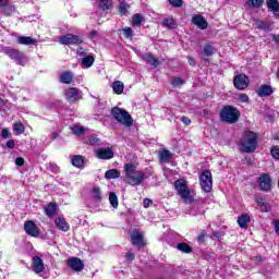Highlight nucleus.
<instances>
[{
    "label": "nucleus",
    "instance_id": "1",
    "mask_svg": "<svg viewBox=\"0 0 279 279\" xmlns=\"http://www.w3.org/2000/svg\"><path fill=\"white\" fill-rule=\"evenodd\" d=\"M174 190L186 204H193L195 202V193L189 189V182L186 180L179 179L174 181Z\"/></svg>",
    "mask_w": 279,
    "mask_h": 279
},
{
    "label": "nucleus",
    "instance_id": "2",
    "mask_svg": "<svg viewBox=\"0 0 279 279\" xmlns=\"http://www.w3.org/2000/svg\"><path fill=\"white\" fill-rule=\"evenodd\" d=\"M124 171L126 173V182L132 186H138V184L145 180V174L141 171H136V167L132 163H126Z\"/></svg>",
    "mask_w": 279,
    "mask_h": 279
},
{
    "label": "nucleus",
    "instance_id": "3",
    "mask_svg": "<svg viewBox=\"0 0 279 279\" xmlns=\"http://www.w3.org/2000/svg\"><path fill=\"white\" fill-rule=\"evenodd\" d=\"M111 117H113L118 123H121V125H124L125 128H132L134 124L132 116L125 109H121L119 107L112 108Z\"/></svg>",
    "mask_w": 279,
    "mask_h": 279
},
{
    "label": "nucleus",
    "instance_id": "4",
    "mask_svg": "<svg viewBox=\"0 0 279 279\" xmlns=\"http://www.w3.org/2000/svg\"><path fill=\"white\" fill-rule=\"evenodd\" d=\"M257 136L254 132L244 133L242 140L240 141L242 151L246 154H252L256 151Z\"/></svg>",
    "mask_w": 279,
    "mask_h": 279
},
{
    "label": "nucleus",
    "instance_id": "5",
    "mask_svg": "<svg viewBox=\"0 0 279 279\" xmlns=\"http://www.w3.org/2000/svg\"><path fill=\"white\" fill-rule=\"evenodd\" d=\"M239 117H240L239 109L232 106H226L220 111V118L226 123H236L239 121Z\"/></svg>",
    "mask_w": 279,
    "mask_h": 279
},
{
    "label": "nucleus",
    "instance_id": "6",
    "mask_svg": "<svg viewBox=\"0 0 279 279\" xmlns=\"http://www.w3.org/2000/svg\"><path fill=\"white\" fill-rule=\"evenodd\" d=\"M1 52L4 53V56H8L11 58V60H15L17 64H21L22 66L27 62V58L25 57V53L21 52L19 49H14L11 47H4L1 49Z\"/></svg>",
    "mask_w": 279,
    "mask_h": 279
},
{
    "label": "nucleus",
    "instance_id": "7",
    "mask_svg": "<svg viewBox=\"0 0 279 279\" xmlns=\"http://www.w3.org/2000/svg\"><path fill=\"white\" fill-rule=\"evenodd\" d=\"M201 186L205 193L213 191V173L209 170L203 171L199 178Z\"/></svg>",
    "mask_w": 279,
    "mask_h": 279
},
{
    "label": "nucleus",
    "instance_id": "8",
    "mask_svg": "<svg viewBox=\"0 0 279 279\" xmlns=\"http://www.w3.org/2000/svg\"><path fill=\"white\" fill-rule=\"evenodd\" d=\"M94 154L98 160H112L114 158V151L110 147L95 148Z\"/></svg>",
    "mask_w": 279,
    "mask_h": 279
},
{
    "label": "nucleus",
    "instance_id": "9",
    "mask_svg": "<svg viewBox=\"0 0 279 279\" xmlns=\"http://www.w3.org/2000/svg\"><path fill=\"white\" fill-rule=\"evenodd\" d=\"M59 43L61 45H82L84 39L77 35L66 34L60 37Z\"/></svg>",
    "mask_w": 279,
    "mask_h": 279
},
{
    "label": "nucleus",
    "instance_id": "10",
    "mask_svg": "<svg viewBox=\"0 0 279 279\" xmlns=\"http://www.w3.org/2000/svg\"><path fill=\"white\" fill-rule=\"evenodd\" d=\"M233 84L238 90H245L250 86V78L245 74H239L234 77Z\"/></svg>",
    "mask_w": 279,
    "mask_h": 279
},
{
    "label": "nucleus",
    "instance_id": "11",
    "mask_svg": "<svg viewBox=\"0 0 279 279\" xmlns=\"http://www.w3.org/2000/svg\"><path fill=\"white\" fill-rule=\"evenodd\" d=\"M24 230L26 234L29 236L38 238L40 236V230L36 227V223L34 221L28 220L24 223Z\"/></svg>",
    "mask_w": 279,
    "mask_h": 279
},
{
    "label": "nucleus",
    "instance_id": "12",
    "mask_svg": "<svg viewBox=\"0 0 279 279\" xmlns=\"http://www.w3.org/2000/svg\"><path fill=\"white\" fill-rule=\"evenodd\" d=\"M131 243L136 247H143L145 245V240L143 239V233H140L138 230H133L131 233Z\"/></svg>",
    "mask_w": 279,
    "mask_h": 279
},
{
    "label": "nucleus",
    "instance_id": "13",
    "mask_svg": "<svg viewBox=\"0 0 279 279\" xmlns=\"http://www.w3.org/2000/svg\"><path fill=\"white\" fill-rule=\"evenodd\" d=\"M192 23H193V25L198 27V29H207L208 28V22L206 21V19L203 15H199V14L194 15L192 17Z\"/></svg>",
    "mask_w": 279,
    "mask_h": 279
},
{
    "label": "nucleus",
    "instance_id": "14",
    "mask_svg": "<svg viewBox=\"0 0 279 279\" xmlns=\"http://www.w3.org/2000/svg\"><path fill=\"white\" fill-rule=\"evenodd\" d=\"M68 266L73 269V271H82L84 269V263L77 257H72L68 260Z\"/></svg>",
    "mask_w": 279,
    "mask_h": 279
},
{
    "label": "nucleus",
    "instance_id": "15",
    "mask_svg": "<svg viewBox=\"0 0 279 279\" xmlns=\"http://www.w3.org/2000/svg\"><path fill=\"white\" fill-rule=\"evenodd\" d=\"M64 95L65 99H68L70 102L77 101V99H80V90L75 87H70L66 89Z\"/></svg>",
    "mask_w": 279,
    "mask_h": 279
},
{
    "label": "nucleus",
    "instance_id": "16",
    "mask_svg": "<svg viewBox=\"0 0 279 279\" xmlns=\"http://www.w3.org/2000/svg\"><path fill=\"white\" fill-rule=\"evenodd\" d=\"M33 271H35V274H43V271H45V263H43V258L38 256L33 257Z\"/></svg>",
    "mask_w": 279,
    "mask_h": 279
},
{
    "label": "nucleus",
    "instance_id": "17",
    "mask_svg": "<svg viewBox=\"0 0 279 279\" xmlns=\"http://www.w3.org/2000/svg\"><path fill=\"white\" fill-rule=\"evenodd\" d=\"M259 186L262 191H269L271 189V179L269 178V174H263L259 178Z\"/></svg>",
    "mask_w": 279,
    "mask_h": 279
},
{
    "label": "nucleus",
    "instance_id": "18",
    "mask_svg": "<svg viewBox=\"0 0 279 279\" xmlns=\"http://www.w3.org/2000/svg\"><path fill=\"white\" fill-rule=\"evenodd\" d=\"M54 225L58 230H61L62 232H69L70 230L69 222H66V219H64L63 217L56 218Z\"/></svg>",
    "mask_w": 279,
    "mask_h": 279
},
{
    "label": "nucleus",
    "instance_id": "19",
    "mask_svg": "<svg viewBox=\"0 0 279 279\" xmlns=\"http://www.w3.org/2000/svg\"><path fill=\"white\" fill-rule=\"evenodd\" d=\"M266 5L270 12H272L274 16L279 19V2L278 0H266Z\"/></svg>",
    "mask_w": 279,
    "mask_h": 279
},
{
    "label": "nucleus",
    "instance_id": "20",
    "mask_svg": "<svg viewBox=\"0 0 279 279\" xmlns=\"http://www.w3.org/2000/svg\"><path fill=\"white\" fill-rule=\"evenodd\" d=\"M143 60H145L147 64H151V66H154L155 69L160 64V61L150 53L144 54Z\"/></svg>",
    "mask_w": 279,
    "mask_h": 279
},
{
    "label": "nucleus",
    "instance_id": "21",
    "mask_svg": "<svg viewBox=\"0 0 279 279\" xmlns=\"http://www.w3.org/2000/svg\"><path fill=\"white\" fill-rule=\"evenodd\" d=\"M19 45H26L27 47L32 45H36V39L28 36H20L17 37Z\"/></svg>",
    "mask_w": 279,
    "mask_h": 279
},
{
    "label": "nucleus",
    "instance_id": "22",
    "mask_svg": "<svg viewBox=\"0 0 279 279\" xmlns=\"http://www.w3.org/2000/svg\"><path fill=\"white\" fill-rule=\"evenodd\" d=\"M112 90L116 95H123V90H125V85L121 81H116L112 84Z\"/></svg>",
    "mask_w": 279,
    "mask_h": 279
},
{
    "label": "nucleus",
    "instance_id": "23",
    "mask_svg": "<svg viewBox=\"0 0 279 279\" xmlns=\"http://www.w3.org/2000/svg\"><path fill=\"white\" fill-rule=\"evenodd\" d=\"M254 23L257 29H263L264 32H271V26L269 25V22L254 20Z\"/></svg>",
    "mask_w": 279,
    "mask_h": 279
},
{
    "label": "nucleus",
    "instance_id": "24",
    "mask_svg": "<svg viewBox=\"0 0 279 279\" xmlns=\"http://www.w3.org/2000/svg\"><path fill=\"white\" fill-rule=\"evenodd\" d=\"M259 97H269L274 93V89L269 85H263L258 89Z\"/></svg>",
    "mask_w": 279,
    "mask_h": 279
},
{
    "label": "nucleus",
    "instance_id": "25",
    "mask_svg": "<svg viewBox=\"0 0 279 279\" xmlns=\"http://www.w3.org/2000/svg\"><path fill=\"white\" fill-rule=\"evenodd\" d=\"M45 213H46L47 217H53L58 213V205H56L53 203H49L45 207Z\"/></svg>",
    "mask_w": 279,
    "mask_h": 279
},
{
    "label": "nucleus",
    "instance_id": "26",
    "mask_svg": "<svg viewBox=\"0 0 279 279\" xmlns=\"http://www.w3.org/2000/svg\"><path fill=\"white\" fill-rule=\"evenodd\" d=\"M70 130L73 132V134H75V136H84V134H86V128L80 124L70 126Z\"/></svg>",
    "mask_w": 279,
    "mask_h": 279
},
{
    "label": "nucleus",
    "instance_id": "27",
    "mask_svg": "<svg viewBox=\"0 0 279 279\" xmlns=\"http://www.w3.org/2000/svg\"><path fill=\"white\" fill-rule=\"evenodd\" d=\"M60 82L61 84H71V82H73L72 72H69V71L62 72L60 75Z\"/></svg>",
    "mask_w": 279,
    "mask_h": 279
},
{
    "label": "nucleus",
    "instance_id": "28",
    "mask_svg": "<svg viewBox=\"0 0 279 279\" xmlns=\"http://www.w3.org/2000/svg\"><path fill=\"white\" fill-rule=\"evenodd\" d=\"M71 162L73 167L82 169V167H84V157H82V155H75L72 157Z\"/></svg>",
    "mask_w": 279,
    "mask_h": 279
},
{
    "label": "nucleus",
    "instance_id": "29",
    "mask_svg": "<svg viewBox=\"0 0 279 279\" xmlns=\"http://www.w3.org/2000/svg\"><path fill=\"white\" fill-rule=\"evenodd\" d=\"M95 64V57L93 56H86L82 59V66L83 69H90Z\"/></svg>",
    "mask_w": 279,
    "mask_h": 279
},
{
    "label": "nucleus",
    "instance_id": "30",
    "mask_svg": "<svg viewBox=\"0 0 279 279\" xmlns=\"http://www.w3.org/2000/svg\"><path fill=\"white\" fill-rule=\"evenodd\" d=\"M105 178L106 180H114L117 178H121V172L117 169H111L105 173Z\"/></svg>",
    "mask_w": 279,
    "mask_h": 279
},
{
    "label": "nucleus",
    "instance_id": "31",
    "mask_svg": "<svg viewBox=\"0 0 279 279\" xmlns=\"http://www.w3.org/2000/svg\"><path fill=\"white\" fill-rule=\"evenodd\" d=\"M173 154L171 151L163 149L159 153L160 162H169Z\"/></svg>",
    "mask_w": 279,
    "mask_h": 279
},
{
    "label": "nucleus",
    "instance_id": "32",
    "mask_svg": "<svg viewBox=\"0 0 279 279\" xmlns=\"http://www.w3.org/2000/svg\"><path fill=\"white\" fill-rule=\"evenodd\" d=\"M255 202L257 206H259V209L262 210V213H267L269 210V204L265 202V198L257 197Z\"/></svg>",
    "mask_w": 279,
    "mask_h": 279
},
{
    "label": "nucleus",
    "instance_id": "33",
    "mask_svg": "<svg viewBox=\"0 0 279 279\" xmlns=\"http://www.w3.org/2000/svg\"><path fill=\"white\" fill-rule=\"evenodd\" d=\"M251 218L247 216V214H243L238 218V223L240 228H247V223H250Z\"/></svg>",
    "mask_w": 279,
    "mask_h": 279
},
{
    "label": "nucleus",
    "instance_id": "34",
    "mask_svg": "<svg viewBox=\"0 0 279 279\" xmlns=\"http://www.w3.org/2000/svg\"><path fill=\"white\" fill-rule=\"evenodd\" d=\"M13 132L16 134V136L23 134V132H25V126L23 125V122H15L13 124Z\"/></svg>",
    "mask_w": 279,
    "mask_h": 279
},
{
    "label": "nucleus",
    "instance_id": "35",
    "mask_svg": "<svg viewBox=\"0 0 279 279\" xmlns=\"http://www.w3.org/2000/svg\"><path fill=\"white\" fill-rule=\"evenodd\" d=\"M177 250H179V252H183L184 254H191V252H193V248L186 243H179L177 245Z\"/></svg>",
    "mask_w": 279,
    "mask_h": 279
},
{
    "label": "nucleus",
    "instance_id": "36",
    "mask_svg": "<svg viewBox=\"0 0 279 279\" xmlns=\"http://www.w3.org/2000/svg\"><path fill=\"white\" fill-rule=\"evenodd\" d=\"M162 25L165 27H168L169 29H175V27H178V24L175 23V20H173V19H165L162 21Z\"/></svg>",
    "mask_w": 279,
    "mask_h": 279
},
{
    "label": "nucleus",
    "instance_id": "37",
    "mask_svg": "<svg viewBox=\"0 0 279 279\" xmlns=\"http://www.w3.org/2000/svg\"><path fill=\"white\" fill-rule=\"evenodd\" d=\"M109 202H110L112 208H119V197L117 196V194L114 192H111L109 194Z\"/></svg>",
    "mask_w": 279,
    "mask_h": 279
},
{
    "label": "nucleus",
    "instance_id": "38",
    "mask_svg": "<svg viewBox=\"0 0 279 279\" xmlns=\"http://www.w3.org/2000/svg\"><path fill=\"white\" fill-rule=\"evenodd\" d=\"M132 23L135 27H141L143 23V16L141 14L133 15Z\"/></svg>",
    "mask_w": 279,
    "mask_h": 279
},
{
    "label": "nucleus",
    "instance_id": "39",
    "mask_svg": "<svg viewBox=\"0 0 279 279\" xmlns=\"http://www.w3.org/2000/svg\"><path fill=\"white\" fill-rule=\"evenodd\" d=\"M215 51H216V49H215V47H213V45L206 44L204 46V53H205V56L210 57V56H213L215 53Z\"/></svg>",
    "mask_w": 279,
    "mask_h": 279
},
{
    "label": "nucleus",
    "instance_id": "40",
    "mask_svg": "<svg viewBox=\"0 0 279 279\" xmlns=\"http://www.w3.org/2000/svg\"><path fill=\"white\" fill-rule=\"evenodd\" d=\"M99 8L101 10H110L112 8V0H100Z\"/></svg>",
    "mask_w": 279,
    "mask_h": 279
},
{
    "label": "nucleus",
    "instance_id": "41",
    "mask_svg": "<svg viewBox=\"0 0 279 279\" xmlns=\"http://www.w3.org/2000/svg\"><path fill=\"white\" fill-rule=\"evenodd\" d=\"M263 3H265L264 0H248L247 1V5L250 8H260L263 5Z\"/></svg>",
    "mask_w": 279,
    "mask_h": 279
},
{
    "label": "nucleus",
    "instance_id": "42",
    "mask_svg": "<svg viewBox=\"0 0 279 279\" xmlns=\"http://www.w3.org/2000/svg\"><path fill=\"white\" fill-rule=\"evenodd\" d=\"M92 193H93V197H95V199L97 202H100V199H101V191L99 190V187H94L92 190Z\"/></svg>",
    "mask_w": 279,
    "mask_h": 279
},
{
    "label": "nucleus",
    "instance_id": "43",
    "mask_svg": "<svg viewBox=\"0 0 279 279\" xmlns=\"http://www.w3.org/2000/svg\"><path fill=\"white\" fill-rule=\"evenodd\" d=\"M238 99L241 104H250V96L247 94H240Z\"/></svg>",
    "mask_w": 279,
    "mask_h": 279
},
{
    "label": "nucleus",
    "instance_id": "44",
    "mask_svg": "<svg viewBox=\"0 0 279 279\" xmlns=\"http://www.w3.org/2000/svg\"><path fill=\"white\" fill-rule=\"evenodd\" d=\"M122 32L125 35V38H132V36H134V31H132L131 27H125Z\"/></svg>",
    "mask_w": 279,
    "mask_h": 279
},
{
    "label": "nucleus",
    "instance_id": "45",
    "mask_svg": "<svg viewBox=\"0 0 279 279\" xmlns=\"http://www.w3.org/2000/svg\"><path fill=\"white\" fill-rule=\"evenodd\" d=\"M270 154L272 158H276V160H279V146L272 147V149L270 150Z\"/></svg>",
    "mask_w": 279,
    "mask_h": 279
},
{
    "label": "nucleus",
    "instance_id": "46",
    "mask_svg": "<svg viewBox=\"0 0 279 279\" xmlns=\"http://www.w3.org/2000/svg\"><path fill=\"white\" fill-rule=\"evenodd\" d=\"M119 12L122 16H126L128 15V4H121L119 7Z\"/></svg>",
    "mask_w": 279,
    "mask_h": 279
},
{
    "label": "nucleus",
    "instance_id": "47",
    "mask_svg": "<svg viewBox=\"0 0 279 279\" xmlns=\"http://www.w3.org/2000/svg\"><path fill=\"white\" fill-rule=\"evenodd\" d=\"M173 8H182V0H168Z\"/></svg>",
    "mask_w": 279,
    "mask_h": 279
},
{
    "label": "nucleus",
    "instance_id": "48",
    "mask_svg": "<svg viewBox=\"0 0 279 279\" xmlns=\"http://www.w3.org/2000/svg\"><path fill=\"white\" fill-rule=\"evenodd\" d=\"M182 84H184V80L180 77H175L172 80V86H182Z\"/></svg>",
    "mask_w": 279,
    "mask_h": 279
},
{
    "label": "nucleus",
    "instance_id": "49",
    "mask_svg": "<svg viewBox=\"0 0 279 279\" xmlns=\"http://www.w3.org/2000/svg\"><path fill=\"white\" fill-rule=\"evenodd\" d=\"M15 165H17V167H23L25 165V159H23V157H17L15 159Z\"/></svg>",
    "mask_w": 279,
    "mask_h": 279
},
{
    "label": "nucleus",
    "instance_id": "50",
    "mask_svg": "<svg viewBox=\"0 0 279 279\" xmlns=\"http://www.w3.org/2000/svg\"><path fill=\"white\" fill-rule=\"evenodd\" d=\"M151 204H154V202L150 198H145L143 201L144 208H149V206H151Z\"/></svg>",
    "mask_w": 279,
    "mask_h": 279
},
{
    "label": "nucleus",
    "instance_id": "51",
    "mask_svg": "<svg viewBox=\"0 0 279 279\" xmlns=\"http://www.w3.org/2000/svg\"><path fill=\"white\" fill-rule=\"evenodd\" d=\"M12 136V133H10V130L3 129L2 130V138H10Z\"/></svg>",
    "mask_w": 279,
    "mask_h": 279
},
{
    "label": "nucleus",
    "instance_id": "52",
    "mask_svg": "<svg viewBox=\"0 0 279 279\" xmlns=\"http://www.w3.org/2000/svg\"><path fill=\"white\" fill-rule=\"evenodd\" d=\"M15 145H16V143L14 142V140H10L7 142V147L9 149H14Z\"/></svg>",
    "mask_w": 279,
    "mask_h": 279
},
{
    "label": "nucleus",
    "instance_id": "53",
    "mask_svg": "<svg viewBox=\"0 0 279 279\" xmlns=\"http://www.w3.org/2000/svg\"><path fill=\"white\" fill-rule=\"evenodd\" d=\"M89 143H90L92 145H100L101 141H100L99 138H97V137H92V138L89 140Z\"/></svg>",
    "mask_w": 279,
    "mask_h": 279
},
{
    "label": "nucleus",
    "instance_id": "54",
    "mask_svg": "<svg viewBox=\"0 0 279 279\" xmlns=\"http://www.w3.org/2000/svg\"><path fill=\"white\" fill-rule=\"evenodd\" d=\"M125 258H126V260H134V258H135V255H134V253H132V252H128L126 253V255H125Z\"/></svg>",
    "mask_w": 279,
    "mask_h": 279
},
{
    "label": "nucleus",
    "instance_id": "55",
    "mask_svg": "<svg viewBox=\"0 0 279 279\" xmlns=\"http://www.w3.org/2000/svg\"><path fill=\"white\" fill-rule=\"evenodd\" d=\"M181 121L182 123H184V125H191V119H189L187 117H182Z\"/></svg>",
    "mask_w": 279,
    "mask_h": 279
},
{
    "label": "nucleus",
    "instance_id": "56",
    "mask_svg": "<svg viewBox=\"0 0 279 279\" xmlns=\"http://www.w3.org/2000/svg\"><path fill=\"white\" fill-rule=\"evenodd\" d=\"M4 10L7 14H12V12H14V7H7Z\"/></svg>",
    "mask_w": 279,
    "mask_h": 279
},
{
    "label": "nucleus",
    "instance_id": "57",
    "mask_svg": "<svg viewBox=\"0 0 279 279\" xmlns=\"http://www.w3.org/2000/svg\"><path fill=\"white\" fill-rule=\"evenodd\" d=\"M187 60H189L190 66H195V60L193 58L189 57Z\"/></svg>",
    "mask_w": 279,
    "mask_h": 279
},
{
    "label": "nucleus",
    "instance_id": "58",
    "mask_svg": "<svg viewBox=\"0 0 279 279\" xmlns=\"http://www.w3.org/2000/svg\"><path fill=\"white\" fill-rule=\"evenodd\" d=\"M275 232L279 235V220L275 222Z\"/></svg>",
    "mask_w": 279,
    "mask_h": 279
},
{
    "label": "nucleus",
    "instance_id": "59",
    "mask_svg": "<svg viewBox=\"0 0 279 279\" xmlns=\"http://www.w3.org/2000/svg\"><path fill=\"white\" fill-rule=\"evenodd\" d=\"M96 37H97V31H92L90 38H96Z\"/></svg>",
    "mask_w": 279,
    "mask_h": 279
},
{
    "label": "nucleus",
    "instance_id": "60",
    "mask_svg": "<svg viewBox=\"0 0 279 279\" xmlns=\"http://www.w3.org/2000/svg\"><path fill=\"white\" fill-rule=\"evenodd\" d=\"M213 236H214L215 239H219V238L221 236V233H220V232H214V233H213Z\"/></svg>",
    "mask_w": 279,
    "mask_h": 279
},
{
    "label": "nucleus",
    "instance_id": "61",
    "mask_svg": "<svg viewBox=\"0 0 279 279\" xmlns=\"http://www.w3.org/2000/svg\"><path fill=\"white\" fill-rule=\"evenodd\" d=\"M272 40H274L275 43H279V35H274V36H272Z\"/></svg>",
    "mask_w": 279,
    "mask_h": 279
},
{
    "label": "nucleus",
    "instance_id": "62",
    "mask_svg": "<svg viewBox=\"0 0 279 279\" xmlns=\"http://www.w3.org/2000/svg\"><path fill=\"white\" fill-rule=\"evenodd\" d=\"M8 3V0H0V5H5Z\"/></svg>",
    "mask_w": 279,
    "mask_h": 279
},
{
    "label": "nucleus",
    "instance_id": "63",
    "mask_svg": "<svg viewBox=\"0 0 279 279\" xmlns=\"http://www.w3.org/2000/svg\"><path fill=\"white\" fill-rule=\"evenodd\" d=\"M275 141H279V133L274 136Z\"/></svg>",
    "mask_w": 279,
    "mask_h": 279
},
{
    "label": "nucleus",
    "instance_id": "64",
    "mask_svg": "<svg viewBox=\"0 0 279 279\" xmlns=\"http://www.w3.org/2000/svg\"><path fill=\"white\" fill-rule=\"evenodd\" d=\"M198 239H204V235H199V238Z\"/></svg>",
    "mask_w": 279,
    "mask_h": 279
}]
</instances>
